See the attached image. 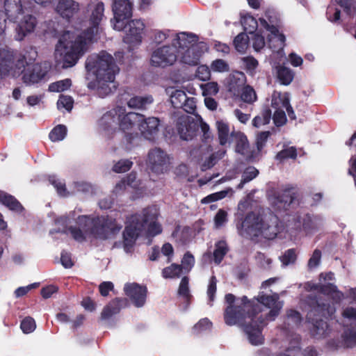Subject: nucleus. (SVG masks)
Instances as JSON below:
<instances>
[{"label":"nucleus","instance_id":"nucleus-1","mask_svg":"<svg viewBox=\"0 0 356 356\" xmlns=\"http://www.w3.org/2000/svg\"><path fill=\"white\" fill-rule=\"evenodd\" d=\"M225 301L227 304L224 310L225 323L232 326L243 323L247 318H250V323L243 324V331L254 346L264 343L261 331L266 321L275 320L283 307V302L280 300L277 293L266 295L261 291L257 298L251 300L245 296L236 298L234 295L227 293Z\"/></svg>","mask_w":356,"mask_h":356},{"label":"nucleus","instance_id":"nucleus-2","mask_svg":"<svg viewBox=\"0 0 356 356\" xmlns=\"http://www.w3.org/2000/svg\"><path fill=\"white\" fill-rule=\"evenodd\" d=\"M104 5L98 2L91 8L90 26L84 31H65L60 37L55 49V60L61 68L74 66L86 51L88 44L99 38L100 23L104 15Z\"/></svg>","mask_w":356,"mask_h":356},{"label":"nucleus","instance_id":"nucleus-3","mask_svg":"<svg viewBox=\"0 0 356 356\" xmlns=\"http://www.w3.org/2000/svg\"><path fill=\"white\" fill-rule=\"evenodd\" d=\"M314 295H309L304 300L309 310L306 319L312 324L309 334L314 339H323L330 333L327 323L323 319L331 318L335 312V309L330 305L329 299L334 296L341 293V291H316Z\"/></svg>","mask_w":356,"mask_h":356},{"label":"nucleus","instance_id":"nucleus-4","mask_svg":"<svg viewBox=\"0 0 356 356\" xmlns=\"http://www.w3.org/2000/svg\"><path fill=\"white\" fill-rule=\"evenodd\" d=\"M158 216L157 207L151 206L127 218L123 232L124 248L127 250L132 247L139 236L144 234L154 236L161 232V226L157 222Z\"/></svg>","mask_w":356,"mask_h":356},{"label":"nucleus","instance_id":"nucleus-5","mask_svg":"<svg viewBox=\"0 0 356 356\" xmlns=\"http://www.w3.org/2000/svg\"><path fill=\"white\" fill-rule=\"evenodd\" d=\"M280 220L272 213H248L241 223L237 225L239 234L246 238L263 237L271 240L280 232Z\"/></svg>","mask_w":356,"mask_h":356},{"label":"nucleus","instance_id":"nucleus-6","mask_svg":"<svg viewBox=\"0 0 356 356\" xmlns=\"http://www.w3.org/2000/svg\"><path fill=\"white\" fill-rule=\"evenodd\" d=\"M78 227H70L69 230L72 237L78 241L85 240L86 236L93 235L96 238L106 239L118 234L122 226L110 217L90 218L86 216L78 218Z\"/></svg>","mask_w":356,"mask_h":356},{"label":"nucleus","instance_id":"nucleus-7","mask_svg":"<svg viewBox=\"0 0 356 356\" xmlns=\"http://www.w3.org/2000/svg\"><path fill=\"white\" fill-rule=\"evenodd\" d=\"M86 67L88 70L93 71L96 77L106 75L108 76L107 77L108 79L115 76L120 71L113 56L106 51H101L98 54L89 56L86 60Z\"/></svg>","mask_w":356,"mask_h":356},{"label":"nucleus","instance_id":"nucleus-8","mask_svg":"<svg viewBox=\"0 0 356 356\" xmlns=\"http://www.w3.org/2000/svg\"><path fill=\"white\" fill-rule=\"evenodd\" d=\"M178 51L175 46L163 45L154 49L151 55L152 66L165 67L172 65L177 59Z\"/></svg>","mask_w":356,"mask_h":356},{"label":"nucleus","instance_id":"nucleus-9","mask_svg":"<svg viewBox=\"0 0 356 356\" xmlns=\"http://www.w3.org/2000/svg\"><path fill=\"white\" fill-rule=\"evenodd\" d=\"M133 2L131 0H113L112 11L114 15L113 28L122 31L124 21L132 16Z\"/></svg>","mask_w":356,"mask_h":356},{"label":"nucleus","instance_id":"nucleus-10","mask_svg":"<svg viewBox=\"0 0 356 356\" xmlns=\"http://www.w3.org/2000/svg\"><path fill=\"white\" fill-rule=\"evenodd\" d=\"M170 163L169 156L161 148L154 147L149 151L147 165L153 172L158 175L166 172Z\"/></svg>","mask_w":356,"mask_h":356},{"label":"nucleus","instance_id":"nucleus-11","mask_svg":"<svg viewBox=\"0 0 356 356\" xmlns=\"http://www.w3.org/2000/svg\"><path fill=\"white\" fill-rule=\"evenodd\" d=\"M297 197V191L293 188L276 191L269 197L271 205L277 210H286Z\"/></svg>","mask_w":356,"mask_h":356},{"label":"nucleus","instance_id":"nucleus-12","mask_svg":"<svg viewBox=\"0 0 356 356\" xmlns=\"http://www.w3.org/2000/svg\"><path fill=\"white\" fill-rule=\"evenodd\" d=\"M176 129L181 139L189 140L196 136L199 124L193 118L184 115L178 118Z\"/></svg>","mask_w":356,"mask_h":356},{"label":"nucleus","instance_id":"nucleus-13","mask_svg":"<svg viewBox=\"0 0 356 356\" xmlns=\"http://www.w3.org/2000/svg\"><path fill=\"white\" fill-rule=\"evenodd\" d=\"M145 24L140 19H134L127 24L124 23L122 30L125 31L124 42L130 44H138L142 41Z\"/></svg>","mask_w":356,"mask_h":356},{"label":"nucleus","instance_id":"nucleus-14","mask_svg":"<svg viewBox=\"0 0 356 356\" xmlns=\"http://www.w3.org/2000/svg\"><path fill=\"white\" fill-rule=\"evenodd\" d=\"M46 68L38 63H26V67L22 71V80L26 84L38 83L47 74Z\"/></svg>","mask_w":356,"mask_h":356},{"label":"nucleus","instance_id":"nucleus-15","mask_svg":"<svg viewBox=\"0 0 356 356\" xmlns=\"http://www.w3.org/2000/svg\"><path fill=\"white\" fill-rule=\"evenodd\" d=\"M124 111L122 107H117L108 111L99 120V126L108 134L113 133L118 129L120 117Z\"/></svg>","mask_w":356,"mask_h":356},{"label":"nucleus","instance_id":"nucleus-16","mask_svg":"<svg viewBox=\"0 0 356 356\" xmlns=\"http://www.w3.org/2000/svg\"><path fill=\"white\" fill-rule=\"evenodd\" d=\"M260 24L268 31L270 35L268 36V46L273 51L280 52L284 47L285 36L280 33L275 26H270L263 17L259 18Z\"/></svg>","mask_w":356,"mask_h":356},{"label":"nucleus","instance_id":"nucleus-17","mask_svg":"<svg viewBox=\"0 0 356 356\" xmlns=\"http://www.w3.org/2000/svg\"><path fill=\"white\" fill-rule=\"evenodd\" d=\"M207 50V46L204 42L195 44L188 48L181 54V61L188 65H197L202 54Z\"/></svg>","mask_w":356,"mask_h":356},{"label":"nucleus","instance_id":"nucleus-18","mask_svg":"<svg viewBox=\"0 0 356 356\" xmlns=\"http://www.w3.org/2000/svg\"><path fill=\"white\" fill-rule=\"evenodd\" d=\"M160 120L156 117L143 118L138 124V129L141 134L147 140H153L158 135L160 128Z\"/></svg>","mask_w":356,"mask_h":356},{"label":"nucleus","instance_id":"nucleus-19","mask_svg":"<svg viewBox=\"0 0 356 356\" xmlns=\"http://www.w3.org/2000/svg\"><path fill=\"white\" fill-rule=\"evenodd\" d=\"M129 305V300L125 298H115L110 301L100 313V319L108 320L111 317L118 314L121 309Z\"/></svg>","mask_w":356,"mask_h":356},{"label":"nucleus","instance_id":"nucleus-20","mask_svg":"<svg viewBox=\"0 0 356 356\" xmlns=\"http://www.w3.org/2000/svg\"><path fill=\"white\" fill-rule=\"evenodd\" d=\"M22 17L17 29V39L19 40H23L28 33L33 32L38 24L36 17L29 14L27 10Z\"/></svg>","mask_w":356,"mask_h":356},{"label":"nucleus","instance_id":"nucleus-21","mask_svg":"<svg viewBox=\"0 0 356 356\" xmlns=\"http://www.w3.org/2000/svg\"><path fill=\"white\" fill-rule=\"evenodd\" d=\"M4 8L6 17L13 22L19 19L27 10L23 8L21 0H5Z\"/></svg>","mask_w":356,"mask_h":356},{"label":"nucleus","instance_id":"nucleus-22","mask_svg":"<svg viewBox=\"0 0 356 356\" xmlns=\"http://www.w3.org/2000/svg\"><path fill=\"white\" fill-rule=\"evenodd\" d=\"M231 136L236 143V152L244 156L247 159L254 157L253 152L250 149V145L246 136L241 132H232Z\"/></svg>","mask_w":356,"mask_h":356},{"label":"nucleus","instance_id":"nucleus-23","mask_svg":"<svg viewBox=\"0 0 356 356\" xmlns=\"http://www.w3.org/2000/svg\"><path fill=\"white\" fill-rule=\"evenodd\" d=\"M198 43L196 35L181 33L177 35V38L174 40L172 46H175L178 53L180 54L193 44Z\"/></svg>","mask_w":356,"mask_h":356},{"label":"nucleus","instance_id":"nucleus-24","mask_svg":"<svg viewBox=\"0 0 356 356\" xmlns=\"http://www.w3.org/2000/svg\"><path fill=\"white\" fill-rule=\"evenodd\" d=\"M63 17L69 18L79 10V5L74 0H58L56 8Z\"/></svg>","mask_w":356,"mask_h":356},{"label":"nucleus","instance_id":"nucleus-25","mask_svg":"<svg viewBox=\"0 0 356 356\" xmlns=\"http://www.w3.org/2000/svg\"><path fill=\"white\" fill-rule=\"evenodd\" d=\"M115 76H113L111 79H108V76L97 78V90L99 95L104 97L116 89V84L115 83Z\"/></svg>","mask_w":356,"mask_h":356},{"label":"nucleus","instance_id":"nucleus-26","mask_svg":"<svg viewBox=\"0 0 356 356\" xmlns=\"http://www.w3.org/2000/svg\"><path fill=\"white\" fill-rule=\"evenodd\" d=\"M143 118V115L135 113L129 112L122 117H120L118 126L123 131L131 130L136 123H140Z\"/></svg>","mask_w":356,"mask_h":356},{"label":"nucleus","instance_id":"nucleus-27","mask_svg":"<svg viewBox=\"0 0 356 356\" xmlns=\"http://www.w3.org/2000/svg\"><path fill=\"white\" fill-rule=\"evenodd\" d=\"M15 60L13 51L7 47L0 49V66L6 72H10L13 68Z\"/></svg>","mask_w":356,"mask_h":356},{"label":"nucleus","instance_id":"nucleus-28","mask_svg":"<svg viewBox=\"0 0 356 356\" xmlns=\"http://www.w3.org/2000/svg\"><path fill=\"white\" fill-rule=\"evenodd\" d=\"M165 92L170 97L172 105L175 108H181L186 100V94L181 90H176L174 88H168Z\"/></svg>","mask_w":356,"mask_h":356},{"label":"nucleus","instance_id":"nucleus-29","mask_svg":"<svg viewBox=\"0 0 356 356\" xmlns=\"http://www.w3.org/2000/svg\"><path fill=\"white\" fill-rule=\"evenodd\" d=\"M154 99L152 95L145 97L135 96L131 97L127 102V105L131 108L145 110L147 106L152 104Z\"/></svg>","mask_w":356,"mask_h":356},{"label":"nucleus","instance_id":"nucleus-30","mask_svg":"<svg viewBox=\"0 0 356 356\" xmlns=\"http://www.w3.org/2000/svg\"><path fill=\"white\" fill-rule=\"evenodd\" d=\"M318 286L320 289H337L334 273L332 272L321 273L318 278Z\"/></svg>","mask_w":356,"mask_h":356},{"label":"nucleus","instance_id":"nucleus-31","mask_svg":"<svg viewBox=\"0 0 356 356\" xmlns=\"http://www.w3.org/2000/svg\"><path fill=\"white\" fill-rule=\"evenodd\" d=\"M0 202L10 210L19 212L23 207L21 204L12 195L0 191Z\"/></svg>","mask_w":356,"mask_h":356},{"label":"nucleus","instance_id":"nucleus-32","mask_svg":"<svg viewBox=\"0 0 356 356\" xmlns=\"http://www.w3.org/2000/svg\"><path fill=\"white\" fill-rule=\"evenodd\" d=\"M147 291H125L126 296L131 300L134 305L140 307L145 305L147 300Z\"/></svg>","mask_w":356,"mask_h":356},{"label":"nucleus","instance_id":"nucleus-33","mask_svg":"<svg viewBox=\"0 0 356 356\" xmlns=\"http://www.w3.org/2000/svg\"><path fill=\"white\" fill-rule=\"evenodd\" d=\"M277 79L283 85H289L293 81V73L288 67L284 66H278L277 68Z\"/></svg>","mask_w":356,"mask_h":356},{"label":"nucleus","instance_id":"nucleus-34","mask_svg":"<svg viewBox=\"0 0 356 356\" xmlns=\"http://www.w3.org/2000/svg\"><path fill=\"white\" fill-rule=\"evenodd\" d=\"M271 119V111L268 107L263 108L259 115H257L252 120V124L255 127H260L267 124Z\"/></svg>","mask_w":356,"mask_h":356},{"label":"nucleus","instance_id":"nucleus-35","mask_svg":"<svg viewBox=\"0 0 356 356\" xmlns=\"http://www.w3.org/2000/svg\"><path fill=\"white\" fill-rule=\"evenodd\" d=\"M228 252V246L225 241H220L216 244V248L213 252L214 261L219 264L225 255Z\"/></svg>","mask_w":356,"mask_h":356},{"label":"nucleus","instance_id":"nucleus-36","mask_svg":"<svg viewBox=\"0 0 356 356\" xmlns=\"http://www.w3.org/2000/svg\"><path fill=\"white\" fill-rule=\"evenodd\" d=\"M225 154V150H220L211 154L202 164L201 169L205 171L211 168L217 163V161L222 158Z\"/></svg>","mask_w":356,"mask_h":356},{"label":"nucleus","instance_id":"nucleus-37","mask_svg":"<svg viewBox=\"0 0 356 356\" xmlns=\"http://www.w3.org/2000/svg\"><path fill=\"white\" fill-rule=\"evenodd\" d=\"M249 37L245 33H241L234 40L235 49L241 53H244L248 47Z\"/></svg>","mask_w":356,"mask_h":356},{"label":"nucleus","instance_id":"nucleus-38","mask_svg":"<svg viewBox=\"0 0 356 356\" xmlns=\"http://www.w3.org/2000/svg\"><path fill=\"white\" fill-rule=\"evenodd\" d=\"M343 344L346 348H353L356 346V330L350 327L346 329L343 335Z\"/></svg>","mask_w":356,"mask_h":356},{"label":"nucleus","instance_id":"nucleus-39","mask_svg":"<svg viewBox=\"0 0 356 356\" xmlns=\"http://www.w3.org/2000/svg\"><path fill=\"white\" fill-rule=\"evenodd\" d=\"M219 142L221 145H225L228 141L229 129L228 124L224 122H217Z\"/></svg>","mask_w":356,"mask_h":356},{"label":"nucleus","instance_id":"nucleus-40","mask_svg":"<svg viewBox=\"0 0 356 356\" xmlns=\"http://www.w3.org/2000/svg\"><path fill=\"white\" fill-rule=\"evenodd\" d=\"M258 173L259 171L254 167L250 166L247 168L242 175V179L238 185V188L241 189L245 184L255 178Z\"/></svg>","mask_w":356,"mask_h":356},{"label":"nucleus","instance_id":"nucleus-41","mask_svg":"<svg viewBox=\"0 0 356 356\" xmlns=\"http://www.w3.org/2000/svg\"><path fill=\"white\" fill-rule=\"evenodd\" d=\"M183 270L179 264H172L170 266L165 268L162 274L165 278H175L180 276Z\"/></svg>","mask_w":356,"mask_h":356},{"label":"nucleus","instance_id":"nucleus-42","mask_svg":"<svg viewBox=\"0 0 356 356\" xmlns=\"http://www.w3.org/2000/svg\"><path fill=\"white\" fill-rule=\"evenodd\" d=\"M66 134V127L62 124H59L54 128L53 130L50 132L49 138L53 142L62 140L65 138Z\"/></svg>","mask_w":356,"mask_h":356},{"label":"nucleus","instance_id":"nucleus-43","mask_svg":"<svg viewBox=\"0 0 356 356\" xmlns=\"http://www.w3.org/2000/svg\"><path fill=\"white\" fill-rule=\"evenodd\" d=\"M241 62L245 69L251 75L255 72L256 68L258 67L259 63L253 56H245L241 58Z\"/></svg>","mask_w":356,"mask_h":356},{"label":"nucleus","instance_id":"nucleus-44","mask_svg":"<svg viewBox=\"0 0 356 356\" xmlns=\"http://www.w3.org/2000/svg\"><path fill=\"white\" fill-rule=\"evenodd\" d=\"M297 254L293 248L287 250L282 256L280 257V260L284 266L295 264Z\"/></svg>","mask_w":356,"mask_h":356},{"label":"nucleus","instance_id":"nucleus-45","mask_svg":"<svg viewBox=\"0 0 356 356\" xmlns=\"http://www.w3.org/2000/svg\"><path fill=\"white\" fill-rule=\"evenodd\" d=\"M36 327L35 321L30 316H26L20 323V329L24 334H30L33 332Z\"/></svg>","mask_w":356,"mask_h":356},{"label":"nucleus","instance_id":"nucleus-46","mask_svg":"<svg viewBox=\"0 0 356 356\" xmlns=\"http://www.w3.org/2000/svg\"><path fill=\"white\" fill-rule=\"evenodd\" d=\"M241 99L246 103H253L257 99V95L254 90L250 86H245L241 92Z\"/></svg>","mask_w":356,"mask_h":356},{"label":"nucleus","instance_id":"nucleus-47","mask_svg":"<svg viewBox=\"0 0 356 356\" xmlns=\"http://www.w3.org/2000/svg\"><path fill=\"white\" fill-rule=\"evenodd\" d=\"M339 3L348 15L352 17L356 15V0H340Z\"/></svg>","mask_w":356,"mask_h":356},{"label":"nucleus","instance_id":"nucleus-48","mask_svg":"<svg viewBox=\"0 0 356 356\" xmlns=\"http://www.w3.org/2000/svg\"><path fill=\"white\" fill-rule=\"evenodd\" d=\"M285 99H289L286 93L281 94L280 92H274L272 96L271 106L277 109H281L280 107L284 108Z\"/></svg>","mask_w":356,"mask_h":356},{"label":"nucleus","instance_id":"nucleus-49","mask_svg":"<svg viewBox=\"0 0 356 356\" xmlns=\"http://www.w3.org/2000/svg\"><path fill=\"white\" fill-rule=\"evenodd\" d=\"M195 264L194 257L189 252H187L181 259V264L179 265L182 270L185 273L189 272Z\"/></svg>","mask_w":356,"mask_h":356},{"label":"nucleus","instance_id":"nucleus-50","mask_svg":"<svg viewBox=\"0 0 356 356\" xmlns=\"http://www.w3.org/2000/svg\"><path fill=\"white\" fill-rule=\"evenodd\" d=\"M322 252L320 250L316 249L313 252L307 263V268L312 270L318 267L321 261Z\"/></svg>","mask_w":356,"mask_h":356},{"label":"nucleus","instance_id":"nucleus-51","mask_svg":"<svg viewBox=\"0 0 356 356\" xmlns=\"http://www.w3.org/2000/svg\"><path fill=\"white\" fill-rule=\"evenodd\" d=\"M132 165V161L128 159H122L113 165V170L117 173H123L129 170Z\"/></svg>","mask_w":356,"mask_h":356},{"label":"nucleus","instance_id":"nucleus-52","mask_svg":"<svg viewBox=\"0 0 356 356\" xmlns=\"http://www.w3.org/2000/svg\"><path fill=\"white\" fill-rule=\"evenodd\" d=\"M70 86L71 81L67 79L50 84L49 90L51 92H61L69 88Z\"/></svg>","mask_w":356,"mask_h":356},{"label":"nucleus","instance_id":"nucleus-53","mask_svg":"<svg viewBox=\"0 0 356 356\" xmlns=\"http://www.w3.org/2000/svg\"><path fill=\"white\" fill-rule=\"evenodd\" d=\"M297 156L296 149L293 147H290L282 149L276 155V159L282 161L286 159H296Z\"/></svg>","mask_w":356,"mask_h":356},{"label":"nucleus","instance_id":"nucleus-54","mask_svg":"<svg viewBox=\"0 0 356 356\" xmlns=\"http://www.w3.org/2000/svg\"><path fill=\"white\" fill-rule=\"evenodd\" d=\"M231 191V189L227 190H223L217 193H212L204 199H202V203H210L212 202H215L221 199H223L225 197L229 192Z\"/></svg>","mask_w":356,"mask_h":356},{"label":"nucleus","instance_id":"nucleus-55","mask_svg":"<svg viewBox=\"0 0 356 356\" xmlns=\"http://www.w3.org/2000/svg\"><path fill=\"white\" fill-rule=\"evenodd\" d=\"M211 68L215 72H225L229 70L228 63L222 59H216L211 65Z\"/></svg>","mask_w":356,"mask_h":356},{"label":"nucleus","instance_id":"nucleus-56","mask_svg":"<svg viewBox=\"0 0 356 356\" xmlns=\"http://www.w3.org/2000/svg\"><path fill=\"white\" fill-rule=\"evenodd\" d=\"M265 18H264L270 26H275L279 22V17L273 9L268 8L265 11Z\"/></svg>","mask_w":356,"mask_h":356},{"label":"nucleus","instance_id":"nucleus-57","mask_svg":"<svg viewBox=\"0 0 356 356\" xmlns=\"http://www.w3.org/2000/svg\"><path fill=\"white\" fill-rule=\"evenodd\" d=\"M57 106L58 108H65L67 111H71L73 106V99L70 96L60 95Z\"/></svg>","mask_w":356,"mask_h":356},{"label":"nucleus","instance_id":"nucleus-58","mask_svg":"<svg viewBox=\"0 0 356 356\" xmlns=\"http://www.w3.org/2000/svg\"><path fill=\"white\" fill-rule=\"evenodd\" d=\"M242 23L245 29L250 33H254L257 27V22L252 16L245 17Z\"/></svg>","mask_w":356,"mask_h":356},{"label":"nucleus","instance_id":"nucleus-59","mask_svg":"<svg viewBox=\"0 0 356 356\" xmlns=\"http://www.w3.org/2000/svg\"><path fill=\"white\" fill-rule=\"evenodd\" d=\"M269 136V131H262L258 134L256 140V145L258 152H260L264 148Z\"/></svg>","mask_w":356,"mask_h":356},{"label":"nucleus","instance_id":"nucleus-60","mask_svg":"<svg viewBox=\"0 0 356 356\" xmlns=\"http://www.w3.org/2000/svg\"><path fill=\"white\" fill-rule=\"evenodd\" d=\"M211 323L207 318H202L198 321V322L194 325V331L197 332H202L203 331L211 329Z\"/></svg>","mask_w":356,"mask_h":356},{"label":"nucleus","instance_id":"nucleus-61","mask_svg":"<svg viewBox=\"0 0 356 356\" xmlns=\"http://www.w3.org/2000/svg\"><path fill=\"white\" fill-rule=\"evenodd\" d=\"M211 76L210 70L207 65H200L197 67L196 71V76L202 80L206 81L209 79Z\"/></svg>","mask_w":356,"mask_h":356},{"label":"nucleus","instance_id":"nucleus-62","mask_svg":"<svg viewBox=\"0 0 356 356\" xmlns=\"http://www.w3.org/2000/svg\"><path fill=\"white\" fill-rule=\"evenodd\" d=\"M273 121L276 126H282L286 122L285 112L282 109H277L273 115Z\"/></svg>","mask_w":356,"mask_h":356},{"label":"nucleus","instance_id":"nucleus-63","mask_svg":"<svg viewBox=\"0 0 356 356\" xmlns=\"http://www.w3.org/2000/svg\"><path fill=\"white\" fill-rule=\"evenodd\" d=\"M203 90L204 95H215L218 92L219 88L217 83L209 82L204 85Z\"/></svg>","mask_w":356,"mask_h":356},{"label":"nucleus","instance_id":"nucleus-64","mask_svg":"<svg viewBox=\"0 0 356 356\" xmlns=\"http://www.w3.org/2000/svg\"><path fill=\"white\" fill-rule=\"evenodd\" d=\"M255 259L257 264L264 268H268L272 262V260L270 258H267L264 254L261 252L257 253Z\"/></svg>","mask_w":356,"mask_h":356}]
</instances>
